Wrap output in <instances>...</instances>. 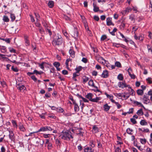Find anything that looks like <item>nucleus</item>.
Instances as JSON below:
<instances>
[{"label":"nucleus","instance_id":"13d9d810","mask_svg":"<svg viewBox=\"0 0 152 152\" xmlns=\"http://www.w3.org/2000/svg\"><path fill=\"white\" fill-rule=\"evenodd\" d=\"M107 38V36L106 35H102L101 37V40L104 41Z\"/></svg>","mask_w":152,"mask_h":152},{"label":"nucleus","instance_id":"e2e57ef3","mask_svg":"<svg viewBox=\"0 0 152 152\" xmlns=\"http://www.w3.org/2000/svg\"><path fill=\"white\" fill-rule=\"evenodd\" d=\"M53 64L54 66H60V63L57 62H55L53 63Z\"/></svg>","mask_w":152,"mask_h":152},{"label":"nucleus","instance_id":"49530a36","mask_svg":"<svg viewBox=\"0 0 152 152\" xmlns=\"http://www.w3.org/2000/svg\"><path fill=\"white\" fill-rule=\"evenodd\" d=\"M129 90H128L129 91V92L130 94L132 96L133 95L134 93V91L131 88H131H129Z\"/></svg>","mask_w":152,"mask_h":152},{"label":"nucleus","instance_id":"412c9836","mask_svg":"<svg viewBox=\"0 0 152 152\" xmlns=\"http://www.w3.org/2000/svg\"><path fill=\"white\" fill-rule=\"evenodd\" d=\"M130 70H132V69L130 67L128 69V72L129 74V75L131 77V78L132 79H134L135 78V76L134 74H131V72H130Z\"/></svg>","mask_w":152,"mask_h":152},{"label":"nucleus","instance_id":"69168bd1","mask_svg":"<svg viewBox=\"0 0 152 152\" xmlns=\"http://www.w3.org/2000/svg\"><path fill=\"white\" fill-rule=\"evenodd\" d=\"M131 121L133 124H135L137 123V121L135 120V118H131L130 119Z\"/></svg>","mask_w":152,"mask_h":152},{"label":"nucleus","instance_id":"6ab92c4d","mask_svg":"<svg viewBox=\"0 0 152 152\" xmlns=\"http://www.w3.org/2000/svg\"><path fill=\"white\" fill-rule=\"evenodd\" d=\"M108 76V72L107 70L103 71L101 75V77L103 78H106Z\"/></svg>","mask_w":152,"mask_h":152},{"label":"nucleus","instance_id":"864d4df0","mask_svg":"<svg viewBox=\"0 0 152 152\" xmlns=\"http://www.w3.org/2000/svg\"><path fill=\"white\" fill-rule=\"evenodd\" d=\"M39 31L41 34H45V31L44 29L42 27L39 29Z\"/></svg>","mask_w":152,"mask_h":152},{"label":"nucleus","instance_id":"8fccbe9b","mask_svg":"<svg viewBox=\"0 0 152 152\" xmlns=\"http://www.w3.org/2000/svg\"><path fill=\"white\" fill-rule=\"evenodd\" d=\"M10 17L11 18V21L12 22L15 19V17L14 14H10Z\"/></svg>","mask_w":152,"mask_h":152},{"label":"nucleus","instance_id":"f3484780","mask_svg":"<svg viewBox=\"0 0 152 152\" xmlns=\"http://www.w3.org/2000/svg\"><path fill=\"white\" fill-rule=\"evenodd\" d=\"M78 31L77 29L76 28H75L74 31L73 37L76 39H78Z\"/></svg>","mask_w":152,"mask_h":152},{"label":"nucleus","instance_id":"6e6552de","mask_svg":"<svg viewBox=\"0 0 152 152\" xmlns=\"http://www.w3.org/2000/svg\"><path fill=\"white\" fill-rule=\"evenodd\" d=\"M118 86L119 87L121 88H124L126 87H128V88H131V87H130L129 85L126 84L125 83L119 82Z\"/></svg>","mask_w":152,"mask_h":152},{"label":"nucleus","instance_id":"393cba45","mask_svg":"<svg viewBox=\"0 0 152 152\" xmlns=\"http://www.w3.org/2000/svg\"><path fill=\"white\" fill-rule=\"evenodd\" d=\"M136 113L139 116L143 115L144 114V113L142 111V109H140L137 111Z\"/></svg>","mask_w":152,"mask_h":152},{"label":"nucleus","instance_id":"c9c22d12","mask_svg":"<svg viewBox=\"0 0 152 152\" xmlns=\"http://www.w3.org/2000/svg\"><path fill=\"white\" fill-rule=\"evenodd\" d=\"M90 145L92 148H94L95 146V142L93 140L90 141Z\"/></svg>","mask_w":152,"mask_h":152},{"label":"nucleus","instance_id":"423d86ee","mask_svg":"<svg viewBox=\"0 0 152 152\" xmlns=\"http://www.w3.org/2000/svg\"><path fill=\"white\" fill-rule=\"evenodd\" d=\"M9 134V138L12 141L14 142L15 140V136L13 133V131L11 129L8 130Z\"/></svg>","mask_w":152,"mask_h":152},{"label":"nucleus","instance_id":"1a4fd4ad","mask_svg":"<svg viewBox=\"0 0 152 152\" xmlns=\"http://www.w3.org/2000/svg\"><path fill=\"white\" fill-rule=\"evenodd\" d=\"M143 102L146 104L150 103V101L147 95H144L142 99Z\"/></svg>","mask_w":152,"mask_h":152},{"label":"nucleus","instance_id":"603ef678","mask_svg":"<svg viewBox=\"0 0 152 152\" xmlns=\"http://www.w3.org/2000/svg\"><path fill=\"white\" fill-rule=\"evenodd\" d=\"M113 46L116 47L117 48H119L121 46V44L116 43H113Z\"/></svg>","mask_w":152,"mask_h":152},{"label":"nucleus","instance_id":"4d7b16f0","mask_svg":"<svg viewBox=\"0 0 152 152\" xmlns=\"http://www.w3.org/2000/svg\"><path fill=\"white\" fill-rule=\"evenodd\" d=\"M148 83L151 84L152 83V78L151 77H148L146 80Z\"/></svg>","mask_w":152,"mask_h":152},{"label":"nucleus","instance_id":"e433bc0d","mask_svg":"<svg viewBox=\"0 0 152 152\" xmlns=\"http://www.w3.org/2000/svg\"><path fill=\"white\" fill-rule=\"evenodd\" d=\"M0 39L5 41L7 43H9L10 42V39L9 38L4 39L0 37Z\"/></svg>","mask_w":152,"mask_h":152},{"label":"nucleus","instance_id":"680f3d73","mask_svg":"<svg viewBox=\"0 0 152 152\" xmlns=\"http://www.w3.org/2000/svg\"><path fill=\"white\" fill-rule=\"evenodd\" d=\"M120 63L118 61H116L115 63V66H121Z\"/></svg>","mask_w":152,"mask_h":152},{"label":"nucleus","instance_id":"a18cd8bd","mask_svg":"<svg viewBox=\"0 0 152 152\" xmlns=\"http://www.w3.org/2000/svg\"><path fill=\"white\" fill-rule=\"evenodd\" d=\"M113 103H114L116 104L118 109H119L121 107V105L118 102H115V101H114V102H113Z\"/></svg>","mask_w":152,"mask_h":152},{"label":"nucleus","instance_id":"a211bd4d","mask_svg":"<svg viewBox=\"0 0 152 152\" xmlns=\"http://www.w3.org/2000/svg\"><path fill=\"white\" fill-rule=\"evenodd\" d=\"M84 152H94V150L92 149L91 147H85L84 149Z\"/></svg>","mask_w":152,"mask_h":152},{"label":"nucleus","instance_id":"4be33fe9","mask_svg":"<svg viewBox=\"0 0 152 152\" xmlns=\"http://www.w3.org/2000/svg\"><path fill=\"white\" fill-rule=\"evenodd\" d=\"M50 64L47 63L46 62H42L41 64H39V66H51Z\"/></svg>","mask_w":152,"mask_h":152},{"label":"nucleus","instance_id":"f704fd0d","mask_svg":"<svg viewBox=\"0 0 152 152\" xmlns=\"http://www.w3.org/2000/svg\"><path fill=\"white\" fill-rule=\"evenodd\" d=\"M114 95L117 97L119 99H121L122 97H123L122 94L121 93H115L114 94Z\"/></svg>","mask_w":152,"mask_h":152},{"label":"nucleus","instance_id":"b1692460","mask_svg":"<svg viewBox=\"0 0 152 152\" xmlns=\"http://www.w3.org/2000/svg\"><path fill=\"white\" fill-rule=\"evenodd\" d=\"M74 105V110L75 112L78 111L79 110V107L76 102H74L73 104Z\"/></svg>","mask_w":152,"mask_h":152},{"label":"nucleus","instance_id":"473e14b6","mask_svg":"<svg viewBox=\"0 0 152 152\" xmlns=\"http://www.w3.org/2000/svg\"><path fill=\"white\" fill-rule=\"evenodd\" d=\"M17 58V56L16 55H12V60H11V61L13 63H15L16 62L15 61V59Z\"/></svg>","mask_w":152,"mask_h":152},{"label":"nucleus","instance_id":"39448f33","mask_svg":"<svg viewBox=\"0 0 152 152\" xmlns=\"http://www.w3.org/2000/svg\"><path fill=\"white\" fill-rule=\"evenodd\" d=\"M82 69V67H76L75 69L76 72L73 74L72 78H76L80 75V72Z\"/></svg>","mask_w":152,"mask_h":152},{"label":"nucleus","instance_id":"a19ab883","mask_svg":"<svg viewBox=\"0 0 152 152\" xmlns=\"http://www.w3.org/2000/svg\"><path fill=\"white\" fill-rule=\"evenodd\" d=\"M12 123L14 127H15L16 128H17L18 126L17 124L16 121L15 120H12Z\"/></svg>","mask_w":152,"mask_h":152},{"label":"nucleus","instance_id":"20e7f679","mask_svg":"<svg viewBox=\"0 0 152 152\" xmlns=\"http://www.w3.org/2000/svg\"><path fill=\"white\" fill-rule=\"evenodd\" d=\"M53 128L49 126H45L41 127L38 131L39 132H46L52 131Z\"/></svg>","mask_w":152,"mask_h":152},{"label":"nucleus","instance_id":"bb28decb","mask_svg":"<svg viewBox=\"0 0 152 152\" xmlns=\"http://www.w3.org/2000/svg\"><path fill=\"white\" fill-rule=\"evenodd\" d=\"M105 94L106 95L107 97V98H108L110 99L112 102L113 103V102H114L115 100L113 99V96L112 95H109L106 93H105Z\"/></svg>","mask_w":152,"mask_h":152},{"label":"nucleus","instance_id":"c85d7f7f","mask_svg":"<svg viewBox=\"0 0 152 152\" xmlns=\"http://www.w3.org/2000/svg\"><path fill=\"white\" fill-rule=\"evenodd\" d=\"M140 124L142 126L146 125L147 123L145 120H142L140 122Z\"/></svg>","mask_w":152,"mask_h":152},{"label":"nucleus","instance_id":"052dcab7","mask_svg":"<svg viewBox=\"0 0 152 152\" xmlns=\"http://www.w3.org/2000/svg\"><path fill=\"white\" fill-rule=\"evenodd\" d=\"M45 30L47 32H48L49 34V35L50 36H51L52 34V33L51 31V30L48 28H46L45 29Z\"/></svg>","mask_w":152,"mask_h":152},{"label":"nucleus","instance_id":"4468645a","mask_svg":"<svg viewBox=\"0 0 152 152\" xmlns=\"http://www.w3.org/2000/svg\"><path fill=\"white\" fill-rule=\"evenodd\" d=\"M94 7L93 10L95 12H97L99 10V7L97 6L96 2L94 1L93 3Z\"/></svg>","mask_w":152,"mask_h":152},{"label":"nucleus","instance_id":"f03ea898","mask_svg":"<svg viewBox=\"0 0 152 152\" xmlns=\"http://www.w3.org/2000/svg\"><path fill=\"white\" fill-rule=\"evenodd\" d=\"M59 137L60 139L66 140H69L70 138H73L71 133L68 132H63L60 135Z\"/></svg>","mask_w":152,"mask_h":152},{"label":"nucleus","instance_id":"5701e85b","mask_svg":"<svg viewBox=\"0 0 152 152\" xmlns=\"http://www.w3.org/2000/svg\"><path fill=\"white\" fill-rule=\"evenodd\" d=\"M92 131L95 133H97L99 132V129L96 125H94L93 126L92 128Z\"/></svg>","mask_w":152,"mask_h":152},{"label":"nucleus","instance_id":"79ce46f5","mask_svg":"<svg viewBox=\"0 0 152 152\" xmlns=\"http://www.w3.org/2000/svg\"><path fill=\"white\" fill-rule=\"evenodd\" d=\"M98 61L102 64H104V62H105V60L102 57L100 59H98Z\"/></svg>","mask_w":152,"mask_h":152},{"label":"nucleus","instance_id":"09e8293b","mask_svg":"<svg viewBox=\"0 0 152 152\" xmlns=\"http://www.w3.org/2000/svg\"><path fill=\"white\" fill-rule=\"evenodd\" d=\"M133 131V130L132 129H131L130 128H128L126 129L127 133L129 134H132V132Z\"/></svg>","mask_w":152,"mask_h":152},{"label":"nucleus","instance_id":"5fc2aeb1","mask_svg":"<svg viewBox=\"0 0 152 152\" xmlns=\"http://www.w3.org/2000/svg\"><path fill=\"white\" fill-rule=\"evenodd\" d=\"M47 146L48 149L49 150L53 148L52 144L51 143L47 145Z\"/></svg>","mask_w":152,"mask_h":152},{"label":"nucleus","instance_id":"58836bf2","mask_svg":"<svg viewBox=\"0 0 152 152\" xmlns=\"http://www.w3.org/2000/svg\"><path fill=\"white\" fill-rule=\"evenodd\" d=\"M140 141L142 144H145L147 142V140L145 138H140Z\"/></svg>","mask_w":152,"mask_h":152},{"label":"nucleus","instance_id":"0eeeda50","mask_svg":"<svg viewBox=\"0 0 152 152\" xmlns=\"http://www.w3.org/2000/svg\"><path fill=\"white\" fill-rule=\"evenodd\" d=\"M16 87L17 89L19 90L21 92H24V91L26 89L25 86L21 84H17Z\"/></svg>","mask_w":152,"mask_h":152},{"label":"nucleus","instance_id":"72a5a7b5","mask_svg":"<svg viewBox=\"0 0 152 152\" xmlns=\"http://www.w3.org/2000/svg\"><path fill=\"white\" fill-rule=\"evenodd\" d=\"M19 128L21 131L24 132L26 130V129L23 125H19Z\"/></svg>","mask_w":152,"mask_h":152},{"label":"nucleus","instance_id":"2eb2a0df","mask_svg":"<svg viewBox=\"0 0 152 152\" xmlns=\"http://www.w3.org/2000/svg\"><path fill=\"white\" fill-rule=\"evenodd\" d=\"M25 43L26 46H28L30 45V42L28 39V37L27 35H25L24 37Z\"/></svg>","mask_w":152,"mask_h":152},{"label":"nucleus","instance_id":"c03bdc74","mask_svg":"<svg viewBox=\"0 0 152 152\" xmlns=\"http://www.w3.org/2000/svg\"><path fill=\"white\" fill-rule=\"evenodd\" d=\"M125 23L123 22H122L120 26V27L121 29H123L125 27Z\"/></svg>","mask_w":152,"mask_h":152},{"label":"nucleus","instance_id":"ddd939ff","mask_svg":"<svg viewBox=\"0 0 152 152\" xmlns=\"http://www.w3.org/2000/svg\"><path fill=\"white\" fill-rule=\"evenodd\" d=\"M112 18H111L108 17L106 19L107 25L108 26H110L111 25L114 26V24L112 23Z\"/></svg>","mask_w":152,"mask_h":152},{"label":"nucleus","instance_id":"dca6fc26","mask_svg":"<svg viewBox=\"0 0 152 152\" xmlns=\"http://www.w3.org/2000/svg\"><path fill=\"white\" fill-rule=\"evenodd\" d=\"M133 103L135 106H137L142 107L145 110H146L145 107L140 102H139L137 101H134L133 102Z\"/></svg>","mask_w":152,"mask_h":152},{"label":"nucleus","instance_id":"0e129e2a","mask_svg":"<svg viewBox=\"0 0 152 152\" xmlns=\"http://www.w3.org/2000/svg\"><path fill=\"white\" fill-rule=\"evenodd\" d=\"M120 36L122 37V38H123L124 39V41L125 42H127L128 41V40L126 39L125 37L124 36V35L122 33H120Z\"/></svg>","mask_w":152,"mask_h":152},{"label":"nucleus","instance_id":"bf43d9fd","mask_svg":"<svg viewBox=\"0 0 152 152\" xmlns=\"http://www.w3.org/2000/svg\"><path fill=\"white\" fill-rule=\"evenodd\" d=\"M132 9L130 7H127L125 11L126 12H130Z\"/></svg>","mask_w":152,"mask_h":152},{"label":"nucleus","instance_id":"7c9ffc66","mask_svg":"<svg viewBox=\"0 0 152 152\" xmlns=\"http://www.w3.org/2000/svg\"><path fill=\"white\" fill-rule=\"evenodd\" d=\"M138 130L139 131H142L143 132H144L148 133V132H149V130L148 128H146V129L144 128L143 130H142V129L140 128H139L138 129Z\"/></svg>","mask_w":152,"mask_h":152},{"label":"nucleus","instance_id":"cd10ccee","mask_svg":"<svg viewBox=\"0 0 152 152\" xmlns=\"http://www.w3.org/2000/svg\"><path fill=\"white\" fill-rule=\"evenodd\" d=\"M48 5L50 8H52L54 6V1H49L48 3Z\"/></svg>","mask_w":152,"mask_h":152},{"label":"nucleus","instance_id":"37998d69","mask_svg":"<svg viewBox=\"0 0 152 152\" xmlns=\"http://www.w3.org/2000/svg\"><path fill=\"white\" fill-rule=\"evenodd\" d=\"M118 79L120 80H122L123 79V76L122 74H120L118 76Z\"/></svg>","mask_w":152,"mask_h":152},{"label":"nucleus","instance_id":"9d476101","mask_svg":"<svg viewBox=\"0 0 152 152\" xmlns=\"http://www.w3.org/2000/svg\"><path fill=\"white\" fill-rule=\"evenodd\" d=\"M44 142V140H41L39 138H38L36 142V144L37 146H39V144L42 146Z\"/></svg>","mask_w":152,"mask_h":152},{"label":"nucleus","instance_id":"6e6d98bb","mask_svg":"<svg viewBox=\"0 0 152 152\" xmlns=\"http://www.w3.org/2000/svg\"><path fill=\"white\" fill-rule=\"evenodd\" d=\"M9 50L10 52L11 53H16V50L15 49L13 48H12L10 47L9 48Z\"/></svg>","mask_w":152,"mask_h":152},{"label":"nucleus","instance_id":"7ed1b4c3","mask_svg":"<svg viewBox=\"0 0 152 152\" xmlns=\"http://www.w3.org/2000/svg\"><path fill=\"white\" fill-rule=\"evenodd\" d=\"M93 94L91 93H88L86 96V97L89 99L91 102H97L100 100L101 98L100 97H96L95 98L92 99Z\"/></svg>","mask_w":152,"mask_h":152},{"label":"nucleus","instance_id":"774afa93","mask_svg":"<svg viewBox=\"0 0 152 152\" xmlns=\"http://www.w3.org/2000/svg\"><path fill=\"white\" fill-rule=\"evenodd\" d=\"M147 47L149 52H151L152 54V48H150V46L149 45H147Z\"/></svg>","mask_w":152,"mask_h":152},{"label":"nucleus","instance_id":"3c124183","mask_svg":"<svg viewBox=\"0 0 152 152\" xmlns=\"http://www.w3.org/2000/svg\"><path fill=\"white\" fill-rule=\"evenodd\" d=\"M56 143L58 147H59V148L60 147L61 143L60 141L58 139H56Z\"/></svg>","mask_w":152,"mask_h":152},{"label":"nucleus","instance_id":"f257e3e1","mask_svg":"<svg viewBox=\"0 0 152 152\" xmlns=\"http://www.w3.org/2000/svg\"><path fill=\"white\" fill-rule=\"evenodd\" d=\"M63 41V38L61 35L58 34H55L52 43L54 46H59L62 45Z\"/></svg>","mask_w":152,"mask_h":152},{"label":"nucleus","instance_id":"de8ad7c7","mask_svg":"<svg viewBox=\"0 0 152 152\" xmlns=\"http://www.w3.org/2000/svg\"><path fill=\"white\" fill-rule=\"evenodd\" d=\"M134 15V14L131 15L129 17V19L131 21H135Z\"/></svg>","mask_w":152,"mask_h":152},{"label":"nucleus","instance_id":"f8f14e48","mask_svg":"<svg viewBox=\"0 0 152 152\" xmlns=\"http://www.w3.org/2000/svg\"><path fill=\"white\" fill-rule=\"evenodd\" d=\"M42 72L41 71H38L36 70H35L33 72H28L27 73V75L29 76L31 75L35 74L36 75H41Z\"/></svg>","mask_w":152,"mask_h":152},{"label":"nucleus","instance_id":"9b49d317","mask_svg":"<svg viewBox=\"0 0 152 152\" xmlns=\"http://www.w3.org/2000/svg\"><path fill=\"white\" fill-rule=\"evenodd\" d=\"M88 84L89 86H91L92 87H94L96 89L95 91H96L97 92H99L100 91L98 89L97 87L94 86V84L93 81L92 80H90L88 82Z\"/></svg>","mask_w":152,"mask_h":152},{"label":"nucleus","instance_id":"338daca9","mask_svg":"<svg viewBox=\"0 0 152 152\" xmlns=\"http://www.w3.org/2000/svg\"><path fill=\"white\" fill-rule=\"evenodd\" d=\"M64 18L65 20H69L70 21L71 20L70 18H69V17H68L66 15H64Z\"/></svg>","mask_w":152,"mask_h":152},{"label":"nucleus","instance_id":"aec40b11","mask_svg":"<svg viewBox=\"0 0 152 152\" xmlns=\"http://www.w3.org/2000/svg\"><path fill=\"white\" fill-rule=\"evenodd\" d=\"M103 108L105 111H107L109 110L110 106L108 105L107 104H106L103 105Z\"/></svg>","mask_w":152,"mask_h":152},{"label":"nucleus","instance_id":"2f4dec72","mask_svg":"<svg viewBox=\"0 0 152 152\" xmlns=\"http://www.w3.org/2000/svg\"><path fill=\"white\" fill-rule=\"evenodd\" d=\"M137 93L139 95H142L143 94V91L142 90L138 89L137 90Z\"/></svg>","mask_w":152,"mask_h":152},{"label":"nucleus","instance_id":"4c0bfd02","mask_svg":"<svg viewBox=\"0 0 152 152\" xmlns=\"http://www.w3.org/2000/svg\"><path fill=\"white\" fill-rule=\"evenodd\" d=\"M57 112L59 113H62L64 111V110L60 107H58L57 108L56 110Z\"/></svg>","mask_w":152,"mask_h":152},{"label":"nucleus","instance_id":"ea45409f","mask_svg":"<svg viewBox=\"0 0 152 152\" xmlns=\"http://www.w3.org/2000/svg\"><path fill=\"white\" fill-rule=\"evenodd\" d=\"M3 20L5 22H8L9 21V19L8 17L6 16H4Z\"/></svg>","mask_w":152,"mask_h":152},{"label":"nucleus","instance_id":"c756f323","mask_svg":"<svg viewBox=\"0 0 152 152\" xmlns=\"http://www.w3.org/2000/svg\"><path fill=\"white\" fill-rule=\"evenodd\" d=\"M82 79L83 80V84H85L88 80L89 78L86 76H83V77Z\"/></svg>","mask_w":152,"mask_h":152},{"label":"nucleus","instance_id":"a878e982","mask_svg":"<svg viewBox=\"0 0 152 152\" xmlns=\"http://www.w3.org/2000/svg\"><path fill=\"white\" fill-rule=\"evenodd\" d=\"M69 53L72 58H73L75 57V53L73 50L70 49L69 51Z\"/></svg>","mask_w":152,"mask_h":152}]
</instances>
